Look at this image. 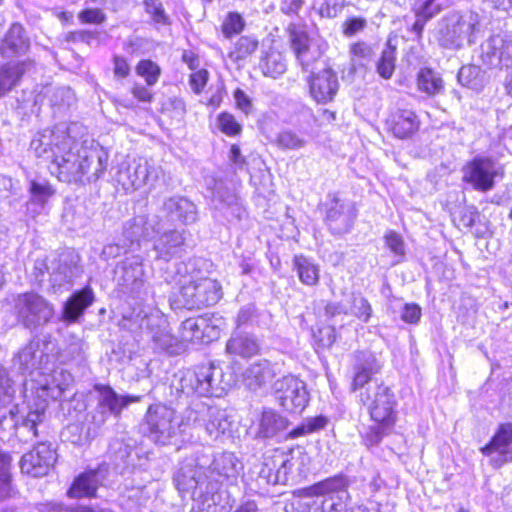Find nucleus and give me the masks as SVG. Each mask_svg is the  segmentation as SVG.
<instances>
[{
  "label": "nucleus",
  "instance_id": "nucleus-44",
  "mask_svg": "<svg viewBox=\"0 0 512 512\" xmlns=\"http://www.w3.org/2000/svg\"><path fill=\"white\" fill-rule=\"evenodd\" d=\"M164 110L171 118L182 119L187 113V104L181 97H173L169 99Z\"/></svg>",
  "mask_w": 512,
  "mask_h": 512
},
{
  "label": "nucleus",
  "instance_id": "nucleus-46",
  "mask_svg": "<svg viewBox=\"0 0 512 512\" xmlns=\"http://www.w3.org/2000/svg\"><path fill=\"white\" fill-rule=\"evenodd\" d=\"M343 213L344 205L337 198H334L331 206L326 209L325 222L331 229H336L333 225L343 216Z\"/></svg>",
  "mask_w": 512,
  "mask_h": 512
},
{
  "label": "nucleus",
  "instance_id": "nucleus-31",
  "mask_svg": "<svg viewBox=\"0 0 512 512\" xmlns=\"http://www.w3.org/2000/svg\"><path fill=\"white\" fill-rule=\"evenodd\" d=\"M328 419L323 415H316L307 418L305 421L293 428L289 435L292 438H298L304 435L318 432L326 427Z\"/></svg>",
  "mask_w": 512,
  "mask_h": 512
},
{
  "label": "nucleus",
  "instance_id": "nucleus-20",
  "mask_svg": "<svg viewBox=\"0 0 512 512\" xmlns=\"http://www.w3.org/2000/svg\"><path fill=\"white\" fill-rule=\"evenodd\" d=\"M16 305L19 312L32 316L43 314L47 317L53 310V306L43 296L33 291L19 294Z\"/></svg>",
  "mask_w": 512,
  "mask_h": 512
},
{
  "label": "nucleus",
  "instance_id": "nucleus-51",
  "mask_svg": "<svg viewBox=\"0 0 512 512\" xmlns=\"http://www.w3.org/2000/svg\"><path fill=\"white\" fill-rule=\"evenodd\" d=\"M181 61L187 66L190 71L201 69L200 56L192 49H184L181 53Z\"/></svg>",
  "mask_w": 512,
  "mask_h": 512
},
{
  "label": "nucleus",
  "instance_id": "nucleus-32",
  "mask_svg": "<svg viewBox=\"0 0 512 512\" xmlns=\"http://www.w3.org/2000/svg\"><path fill=\"white\" fill-rule=\"evenodd\" d=\"M143 6L154 24L162 26L171 24V19L160 0H143Z\"/></svg>",
  "mask_w": 512,
  "mask_h": 512
},
{
  "label": "nucleus",
  "instance_id": "nucleus-41",
  "mask_svg": "<svg viewBox=\"0 0 512 512\" xmlns=\"http://www.w3.org/2000/svg\"><path fill=\"white\" fill-rule=\"evenodd\" d=\"M384 242L387 248L397 256H404L405 254V243L402 238V236L394 231V230H388L384 234Z\"/></svg>",
  "mask_w": 512,
  "mask_h": 512
},
{
  "label": "nucleus",
  "instance_id": "nucleus-39",
  "mask_svg": "<svg viewBox=\"0 0 512 512\" xmlns=\"http://www.w3.org/2000/svg\"><path fill=\"white\" fill-rule=\"evenodd\" d=\"M435 0H422L415 3L411 10L415 17L431 20L441 11L440 5L434 4Z\"/></svg>",
  "mask_w": 512,
  "mask_h": 512
},
{
  "label": "nucleus",
  "instance_id": "nucleus-62",
  "mask_svg": "<svg viewBox=\"0 0 512 512\" xmlns=\"http://www.w3.org/2000/svg\"><path fill=\"white\" fill-rule=\"evenodd\" d=\"M359 303H360L359 309L361 310V313H359L357 316L360 318L363 317L365 319L370 318L371 306L368 303V301L365 299H360Z\"/></svg>",
  "mask_w": 512,
  "mask_h": 512
},
{
  "label": "nucleus",
  "instance_id": "nucleus-6",
  "mask_svg": "<svg viewBox=\"0 0 512 512\" xmlns=\"http://www.w3.org/2000/svg\"><path fill=\"white\" fill-rule=\"evenodd\" d=\"M499 175L492 158L476 156L463 167L462 181L478 192H488L495 186Z\"/></svg>",
  "mask_w": 512,
  "mask_h": 512
},
{
  "label": "nucleus",
  "instance_id": "nucleus-49",
  "mask_svg": "<svg viewBox=\"0 0 512 512\" xmlns=\"http://www.w3.org/2000/svg\"><path fill=\"white\" fill-rule=\"evenodd\" d=\"M492 55L495 56L499 63H507L512 60V41L501 40L499 46L493 47Z\"/></svg>",
  "mask_w": 512,
  "mask_h": 512
},
{
  "label": "nucleus",
  "instance_id": "nucleus-8",
  "mask_svg": "<svg viewBox=\"0 0 512 512\" xmlns=\"http://www.w3.org/2000/svg\"><path fill=\"white\" fill-rule=\"evenodd\" d=\"M483 456L495 458L492 464L500 467L512 462V421L498 424L489 441L480 448Z\"/></svg>",
  "mask_w": 512,
  "mask_h": 512
},
{
  "label": "nucleus",
  "instance_id": "nucleus-16",
  "mask_svg": "<svg viewBox=\"0 0 512 512\" xmlns=\"http://www.w3.org/2000/svg\"><path fill=\"white\" fill-rule=\"evenodd\" d=\"M259 68L264 76L275 79L287 71L288 60L283 51L271 45L263 51L259 59Z\"/></svg>",
  "mask_w": 512,
  "mask_h": 512
},
{
  "label": "nucleus",
  "instance_id": "nucleus-60",
  "mask_svg": "<svg viewBox=\"0 0 512 512\" xmlns=\"http://www.w3.org/2000/svg\"><path fill=\"white\" fill-rule=\"evenodd\" d=\"M75 512H114L110 508H104L95 505H82L75 509Z\"/></svg>",
  "mask_w": 512,
  "mask_h": 512
},
{
  "label": "nucleus",
  "instance_id": "nucleus-34",
  "mask_svg": "<svg viewBox=\"0 0 512 512\" xmlns=\"http://www.w3.org/2000/svg\"><path fill=\"white\" fill-rule=\"evenodd\" d=\"M46 407L40 406L35 409H30L26 416L20 422V426L26 428L32 435V437H38V425L44 421Z\"/></svg>",
  "mask_w": 512,
  "mask_h": 512
},
{
  "label": "nucleus",
  "instance_id": "nucleus-58",
  "mask_svg": "<svg viewBox=\"0 0 512 512\" xmlns=\"http://www.w3.org/2000/svg\"><path fill=\"white\" fill-rule=\"evenodd\" d=\"M13 495L12 481L0 482V501L10 498Z\"/></svg>",
  "mask_w": 512,
  "mask_h": 512
},
{
  "label": "nucleus",
  "instance_id": "nucleus-27",
  "mask_svg": "<svg viewBox=\"0 0 512 512\" xmlns=\"http://www.w3.org/2000/svg\"><path fill=\"white\" fill-rule=\"evenodd\" d=\"M259 47V40L253 35L240 36L233 44L228 57L235 63H240L252 56Z\"/></svg>",
  "mask_w": 512,
  "mask_h": 512
},
{
  "label": "nucleus",
  "instance_id": "nucleus-10",
  "mask_svg": "<svg viewBox=\"0 0 512 512\" xmlns=\"http://www.w3.org/2000/svg\"><path fill=\"white\" fill-rule=\"evenodd\" d=\"M385 125L387 131L395 138L405 140L418 132L421 120L414 110L398 108L389 113Z\"/></svg>",
  "mask_w": 512,
  "mask_h": 512
},
{
  "label": "nucleus",
  "instance_id": "nucleus-26",
  "mask_svg": "<svg viewBox=\"0 0 512 512\" xmlns=\"http://www.w3.org/2000/svg\"><path fill=\"white\" fill-rule=\"evenodd\" d=\"M336 337L335 327L330 322H318L312 327V343L317 352L331 348Z\"/></svg>",
  "mask_w": 512,
  "mask_h": 512
},
{
  "label": "nucleus",
  "instance_id": "nucleus-14",
  "mask_svg": "<svg viewBox=\"0 0 512 512\" xmlns=\"http://www.w3.org/2000/svg\"><path fill=\"white\" fill-rule=\"evenodd\" d=\"M226 352L233 356L250 359L260 354L261 347L251 333L238 325L226 343Z\"/></svg>",
  "mask_w": 512,
  "mask_h": 512
},
{
  "label": "nucleus",
  "instance_id": "nucleus-30",
  "mask_svg": "<svg viewBox=\"0 0 512 512\" xmlns=\"http://www.w3.org/2000/svg\"><path fill=\"white\" fill-rule=\"evenodd\" d=\"M216 125L219 132L231 138L239 137L243 132V125L229 111H222L217 114Z\"/></svg>",
  "mask_w": 512,
  "mask_h": 512
},
{
  "label": "nucleus",
  "instance_id": "nucleus-47",
  "mask_svg": "<svg viewBox=\"0 0 512 512\" xmlns=\"http://www.w3.org/2000/svg\"><path fill=\"white\" fill-rule=\"evenodd\" d=\"M12 456L9 452L0 450V482L13 481Z\"/></svg>",
  "mask_w": 512,
  "mask_h": 512
},
{
  "label": "nucleus",
  "instance_id": "nucleus-35",
  "mask_svg": "<svg viewBox=\"0 0 512 512\" xmlns=\"http://www.w3.org/2000/svg\"><path fill=\"white\" fill-rule=\"evenodd\" d=\"M210 80V72L202 67L201 69L191 71L188 76V84L195 95H201Z\"/></svg>",
  "mask_w": 512,
  "mask_h": 512
},
{
  "label": "nucleus",
  "instance_id": "nucleus-63",
  "mask_svg": "<svg viewBox=\"0 0 512 512\" xmlns=\"http://www.w3.org/2000/svg\"><path fill=\"white\" fill-rule=\"evenodd\" d=\"M258 506L255 501H247L237 507L235 512H257Z\"/></svg>",
  "mask_w": 512,
  "mask_h": 512
},
{
  "label": "nucleus",
  "instance_id": "nucleus-18",
  "mask_svg": "<svg viewBox=\"0 0 512 512\" xmlns=\"http://www.w3.org/2000/svg\"><path fill=\"white\" fill-rule=\"evenodd\" d=\"M416 88L427 97L435 98L445 92V82L433 68L422 67L416 74Z\"/></svg>",
  "mask_w": 512,
  "mask_h": 512
},
{
  "label": "nucleus",
  "instance_id": "nucleus-56",
  "mask_svg": "<svg viewBox=\"0 0 512 512\" xmlns=\"http://www.w3.org/2000/svg\"><path fill=\"white\" fill-rule=\"evenodd\" d=\"M428 21L429 20L424 18L415 17V21L413 22L410 31L415 34L418 41L422 39L424 28Z\"/></svg>",
  "mask_w": 512,
  "mask_h": 512
},
{
  "label": "nucleus",
  "instance_id": "nucleus-7",
  "mask_svg": "<svg viewBox=\"0 0 512 512\" xmlns=\"http://www.w3.org/2000/svg\"><path fill=\"white\" fill-rule=\"evenodd\" d=\"M306 84L309 97L317 105L334 102L340 89L338 75L329 67L312 72L306 78Z\"/></svg>",
  "mask_w": 512,
  "mask_h": 512
},
{
  "label": "nucleus",
  "instance_id": "nucleus-36",
  "mask_svg": "<svg viewBox=\"0 0 512 512\" xmlns=\"http://www.w3.org/2000/svg\"><path fill=\"white\" fill-rule=\"evenodd\" d=\"M323 496L345 491L348 487V481L342 474L327 477L319 481Z\"/></svg>",
  "mask_w": 512,
  "mask_h": 512
},
{
  "label": "nucleus",
  "instance_id": "nucleus-3",
  "mask_svg": "<svg viewBox=\"0 0 512 512\" xmlns=\"http://www.w3.org/2000/svg\"><path fill=\"white\" fill-rule=\"evenodd\" d=\"M220 329L212 322H180L174 328L159 329L153 340L168 355H180L192 344H209L218 340Z\"/></svg>",
  "mask_w": 512,
  "mask_h": 512
},
{
  "label": "nucleus",
  "instance_id": "nucleus-4",
  "mask_svg": "<svg viewBox=\"0 0 512 512\" xmlns=\"http://www.w3.org/2000/svg\"><path fill=\"white\" fill-rule=\"evenodd\" d=\"M223 297L222 285L210 276H189L179 280L176 291L171 296L173 309H203L214 306Z\"/></svg>",
  "mask_w": 512,
  "mask_h": 512
},
{
  "label": "nucleus",
  "instance_id": "nucleus-2",
  "mask_svg": "<svg viewBox=\"0 0 512 512\" xmlns=\"http://www.w3.org/2000/svg\"><path fill=\"white\" fill-rule=\"evenodd\" d=\"M74 140L60 135L51 144V174L60 182L80 184L97 181L106 171L109 154L99 144L82 145L73 151Z\"/></svg>",
  "mask_w": 512,
  "mask_h": 512
},
{
  "label": "nucleus",
  "instance_id": "nucleus-53",
  "mask_svg": "<svg viewBox=\"0 0 512 512\" xmlns=\"http://www.w3.org/2000/svg\"><path fill=\"white\" fill-rule=\"evenodd\" d=\"M294 495L302 498H313L323 496V491H321L320 483L316 482L310 486L298 489L294 492Z\"/></svg>",
  "mask_w": 512,
  "mask_h": 512
},
{
  "label": "nucleus",
  "instance_id": "nucleus-12",
  "mask_svg": "<svg viewBox=\"0 0 512 512\" xmlns=\"http://www.w3.org/2000/svg\"><path fill=\"white\" fill-rule=\"evenodd\" d=\"M103 486L99 468H86L77 474L66 490L69 499H94Z\"/></svg>",
  "mask_w": 512,
  "mask_h": 512
},
{
  "label": "nucleus",
  "instance_id": "nucleus-28",
  "mask_svg": "<svg viewBox=\"0 0 512 512\" xmlns=\"http://www.w3.org/2000/svg\"><path fill=\"white\" fill-rule=\"evenodd\" d=\"M136 75L147 85H155L160 80L162 69L160 65L150 58H141L135 65Z\"/></svg>",
  "mask_w": 512,
  "mask_h": 512
},
{
  "label": "nucleus",
  "instance_id": "nucleus-9",
  "mask_svg": "<svg viewBox=\"0 0 512 512\" xmlns=\"http://www.w3.org/2000/svg\"><path fill=\"white\" fill-rule=\"evenodd\" d=\"M276 393L279 404L290 414H300L309 402V394L304 383L295 377L281 379Z\"/></svg>",
  "mask_w": 512,
  "mask_h": 512
},
{
  "label": "nucleus",
  "instance_id": "nucleus-43",
  "mask_svg": "<svg viewBox=\"0 0 512 512\" xmlns=\"http://www.w3.org/2000/svg\"><path fill=\"white\" fill-rule=\"evenodd\" d=\"M367 26V21L363 17H348L342 23V33L346 37H352L355 34L361 32Z\"/></svg>",
  "mask_w": 512,
  "mask_h": 512
},
{
  "label": "nucleus",
  "instance_id": "nucleus-11",
  "mask_svg": "<svg viewBox=\"0 0 512 512\" xmlns=\"http://www.w3.org/2000/svg\"><path fill=\"white\" fill-rule=\"evenodd\" d=\"M174 412L166 405H149L145 416L144 424L147 426V434L153 436L155 441L163 436H171L173 433Z\"/></svg>",
  "mask_w": 512,
  "mask_h": 512
},
{
  "label": "nucleus",
  "instance_id": "nucleus-13",
  "mask_svg": "<svg viewBox=\"0 0 512 512\" xmlns=\"http://www.w3.org/2000/svg\"><path fill=\"white\" fill-rule=\"evenodd\" d=\"M214 369L212 363L196 365L184 375V387L199 397L212 396Z\"/></svg>",
  "mask_w": 512,
  "mask_h": 512
},
{
  "label": "nucleus",
  "instance_id": "nucleus-38",
  "mask_svg": "<svg viewBox=\"0 0 512 512\" xmlns=\"http://www.w3.org/2000/svg\"><path fill=\"white\" fill-rule=\"evenodd\" d=\"M276 144L281 149H299L304 146L305 140L302 139L296 132L285 130L279 133L276 138Z\"/></svg>",
  "mask_w": 512,
  "mask_h": 512
},
{
  "label": "nucleus",
  "instance_id": "nucleus-21",
  "mask_svg": "<svg viewBox=\"0 0 512 512\" xmlns=\"http://www.w3.org/2000/svg\"><path fill=\"white\" fill-rule=\"evenodd\" d=\"M286 32L295 58L299 61L303 70H307L308 64L304 61V56L309 52L311 46L309 33L296 24H290Z\"/></svg>",
  "mask_w": 512,
  "mask_h": 512
},
{
  "label": "nucleus",
  "instance_id": "nucleus-33",
  "mask_svg": "<svg viewBox=\"0 0 512 512\" xmlns=\"http://www.w3.org/2000/svg\"><path fill=\"white\" fill-rule=\"evenodd\" d=\"M77 17L82 25L101 26L107 21V14L99 7H84L78 12Z\"/></svg>",
  "mask_w": 512,
  "mask_h": 512
},
{
  "label": "nucleus",
  "instance_id": "nucleus-52",
  "mask_svg": "<svg viewBox=\"0 0 512 512\" xmlns=\"http://www.w3.org/2000/svg\"><path fill=\"white\" fill-rule=\"evenodd\" d=\"M229 159L239 169L246 167L248 164L246 157L242 155L240 146L236 143L229 146Z\"/></svg>",
  "mask_w": 512,
  "mask_h": 512
},
{
  "label": "nucleus",
  "instance_id": "nucleus-50",
  "mask_svg": "<svg viewBox=\"0 0 512 512\" xmlns=\"http://www.w3.org/2000/svg\"><path fill=\"white\" fill-rule=\"evenodd\" d=\"M95 38V33L90 30L81 29V30H73L68 32L65 35V40L67 42L77 43L84 42L89 43L92 39Z\"/></svg>",
  "mask_w": 512,
  "mask_h": 512
},
{
  "label": "nucleus",
  "instance_id": "nucleus-17",
  "mask_svg": "<svg viewBox=\"0 0 512 512\" xmlns=\"http://www.w3.org/2000/svg\"><path fill=\"white\" fill-rule=\"evenodd\" d=\"M152 85H147L145 82H134L129 87V94L132 98L125 96H118L112 99L113 104L118 108L134 110L137 104H151L155 99V93L151 90Z\"/></svg>",
  "mask_w": 512,
  "mask_h": 512
},
{
  "label": "nucleus",
  "instance_id": "nucleus-64",
  "mask_svg": "<svg viewBox=\"0 0 512 512\" xmlns=\"http://www.w3.org/2000/svg\"><path fill=\"white\" fill-rule=\"evenodd\" d=\"M321 117L322 124H332L336 120V112L329 109H323L321 111Z\"/></svg>",
  "mask_w": 512,
  "mask_h": 512
},
{
  "label": "nucleus",
  "instance_id": "nucleus-22",
  "mask_svg": "<svg viewBox=\"0 0 512 512\" xmlns=\"http://www.w3.org/2000/svg\"><path fill=\"white\" fill-rule=\"evenodd\" d=\"M95 390L102 396L101 406L108 407L115 416H119L127 405L139 400V396H119L111 386L105 384L95 385Z\"/></svg>",
  "mask_w": 512,
  "mask_h": 512
},
{
  "label": "nucleus",
  "instance_id": "nucleus-54",
  "mask_svg": "<svg viewBox=\"0 0 512 512\" xmlns=\"http://www.w3.org/2000/svg\"><path fill=\"white\" fill-rule=\"evenodd\" d=\"M350 53L353 58L363 59L371 54V48L362 41L355 42L350 45Z\"/></svg>",
  "mask_w": 512,
  "mask_h": 512
},
{
  "label": "nucleus",
  "instance_id": "nucleus-45",
  "mask_svg": "<svg viewBox=\"0 0 512 512\" xmlns=\"http://www.w3.org/2000/svg\"><path fill=\"white\" fill-rule=\"evenodd\" d=\"M233 97L235 99V108L245 115H249L253 111V104L250 97L241 88H236L233 91Z\"/></svg>",
  "mask_w": 512,
  "mask_h": 512
},
{
  "label": "nucleus",
  "instance_id": "nucleus-61",
  "mask_svg": "<svg viewBox=\"0 0 512 512\" xmlns=\"http://www.w3.org/2000/svg\"><path fill=\"white\" fill-rule=\"evenodd\" d=\"M222 102L223 94L221 92H217L207 99L206 106L216 109L221 106Z\"/></svg>",
  "mask_w": 512,
  "mask_h": 512
},
{
  "label": "nucleus",
  "instance_id": "nucleus-29",
  "mask_svg": "<svg viewBox=\"0 0 512 512\" xmlns=\"http://www.w3.org/2000/svg\"><path fill=\"white\" fill-rule=\"evenodd\" d=\"M246 28L244 17L237 11H229L223 18L220 30L225 39L240 35Z\"/></svg>",
  "mask_w": 512,
  "mask_h": 512
},
{
  "label": "nucleus",
  "instance_id": "nucleus-40",
  "mask_svg": "<svg viewBox=\"0 0 512 512\" xmlns=\"http://www.w3.org/2000/svg\"><path fill=\"white\" fill-rule=\"evenodd\" d=\"M29 192L36 201L45 203L55 194V189L50 183L41 184L33 180L29 184Z\"/></svg>",
  "mask_w": 512,
  "mask_h": 512
},
{
  "label": "nucleus",
  "instance_id": "nucleus-59",
  "mask_svg": "<svg viewBox=\"0 0 512 512\" xmlns=\"http://www.w3.org/2000/svg\"><path fill=\"white\" fill-rule=\"evenodd\" d=\"M261 474L264 475V477L270 483L276 484L278 482V473L272 472V469L269 467L268 463H264V466L261 469Z\"/></svg>",
  "mask_w": 512,
  "mask_h": 512
},
{
  "label": "nucleus",
  "instance_id": "nucleus-5",
  "mask_svg": "<svg viewBox=\"0 0 512 512\" xmlns=\"http://www.w3.org/2000/svg\"><path fill=\"white\" fill-rule=\"evenodd\" d=\"M58 459L56 448L49 442H38L19 461L20 470L33 478L47 476Z\"/></svg>",
  "mask_w": 512,
  "mask_h": 512
},
{
  "label": "nucleus",
  "instance_id": "nucleus-15",
  "mask_svg": "<svg viewBox=\"0 0 512 512\" xmlns=\"http://www.w3.org/2000/svg\"><path fill=\"white\" fill-rule=\"evenodd\" d=\"M94 301L95 295L90 286L87 285L74 291L64 303L62 310L63 320H78Z\"/></svg>",
  "mask_w": 512,
  "mask_h": 512
},
{
  "label": "nucleus",
  "instance_id": "nucleus-19",
  "mask_svg": "<svg viewBox=\"0 0 512 512\" xmlns=\"http://www.w3.org/2000/svg\"><path fill=\"white\" fill-rule=\"evenodd\" d=\"M29 48L28 40L23 36L20 26H12L0 39V56L9 58L25 53Z\"/></svg>",
  "mask_w": 512,
  "mask_h": 512
},
{
  "label": "nucleus",
  "instance_id": "nucleus-37",
  "mask_svg": "<svg viewBox=\"0 0 512 512\" xmlns=\"http://www.w3.org/2000/svg\"><path fill=\"white\" fill-rule=\"evenodd\" d=\"M112 72L116 80L122 81L130 77L132 67L129 60L121 54H113L111 57Z\"/></svg>",
  "mask_w": 512,
  "mask_h": 512
},
{
  "label": "nucleus",
  "instance_id": "nucleus-25",
  "mask_svg": "<svg viewBox=\"0 0 512 512\" xmlns=\"http://www.w3.org/2000/svg\"><path fill=\"white\" fill-rule=\"evenodd\" d=\"M396 36H389L386 40L385 48L381 52V55L376 64L377 73L385 80L390 79L396 68V53L397 46L393 42Z\"/></svg>",
  "mask_w": 512,
  "mask_h": 512
},
{
  "label": "nucleus",
  "instance_id": "nucleus-1",
  "mask_svg": "<svg viewBox=\"0 0 512 512\" xmlns=\"http://www.w3.org/2000/svg\"><path fill=\"white\" fill-rule=\"evenodd\" d=\"M382 363L371 354L353 368L349 385L356 393L358 404L366 411L371 425L360 433L361 443L368 449L378 446L394 433L398 420V398L392 385L375 379L382 370Z\"/></svg>",
  "mask_w": 512,
  "mask_h": 512
},
{
  "label": "nucleus",
  "instance_id": "nucleus-55",
  "mask_svg": "<svg viewBox=\"0 0 512 512\" xmlns=\"http://www.w3.org/2000/svg\"><path fill=\"white\" fill-rule=\"evenodd\" d=\"M422 315L421 307L416 303L405 304L402 312V320H419Z\"/></svg>",
  "mask_w": 512,
  "mask_h": 512
},
{
  "label": "nucleus",
  "instance_id": "nucleus-57",
  "mask_svg": "<svg viewBox=\"0 0 512 512\" xmlns=\"http://www.w3.org/2000/svg\"><path fill=\"white\" fill-rule=\"evenodd\" d=\"M142 46V39L137 38H129L123 45L124 49L130 54H136L140 51Z\"/></svg>",
  "mask_w": 512,
  "mask_h": 512
},
{
  "label": "nucleus",
  "instance_id": "nucleus-42",
  "mask_svg": "<svg viewBox=\"0 0 512 512\" xmlns=\"http://www.w3.org/2000/svg\"><path fill=\"white\" fill-rule=\"evenodd\" d=\"M191 207V203L186 199H170L169 200V213L174 215L180 222L185 223L188 219V208Z\"/></svg>",
  "mask_w": 512,
  "mask_h": 512
},
{
  "label": "nucleus",
  "instance_id": "nucleus-23",
  "mask_svg": "<svg viewBox=\"0 0 512 512\" xmlns=\"http://www.w3.org/2000/svg\"><path fill=\"white\" fill-rule=\"evenodd\" d=\"M26 72V62L5 64L0 67V98L10 92L22 80Z\"/></svg>",
  "mask_w": 512,
  "mask_h": 512
},
{
  "label": "nucleus",
  "instance_id": "nucleus-24",
  "mask_svg": "<svg viewBox=\"0 0 512 512\" xmlns=\"http://www.w3.org/2000/svg\"><path fill=\"white\" fill-rule=\"evenodd\" d=\"M293 266L300 282L306 286H316L320 280L319 266L303 254L293 257Z\"/></svg>",
  "mask_w": 512,
  "mask_h": 512
},
{
  "label": "nucleus",
  "instance_id": "nucleus-48",
  "mask_svg": "<svg viewBox=\"0 0 512 512\" xmlns=\"http://www.w3.org/2000/svg\"><path fill=\"white\" fill-rule=\"evenodd\" d=\"M478 217L479 213L475 208H464L459 212L456 221L459 227L471 228Z\"/></svg>",
  "mask_w": 512,
  "mask_h": 512
}]
</instances>
